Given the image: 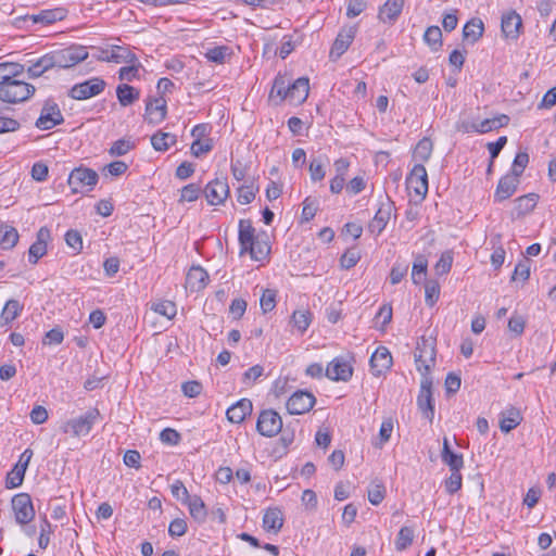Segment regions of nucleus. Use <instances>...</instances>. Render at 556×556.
Listing matches in <instances>:
<instances>
[{
	"mask_svg": "<svg viewBox=\"0 0 556 556\" xmlns=\"http://www.w3.org/2000/svg\"><path fill=\"white\" fill-rule=\"evenodd\" d=\"M101 419L98 408H89L84 415L72 418L61 427L63 433H72L74 437H85L90 433L93 426Z\"/></svg>",
	"mask_w": 556,
	"mask_h": 556,
	"instance_id": "nucleus-1",
	"label": "nucleus"
},
{
	"mask_svg": "<svg viewBox=\"0 0 556 556\" xmlns=\"http://www.w3.org/2000/svg\"><path fill=\"white\" fill-rule=\"evenodd\" d=\"M34 92L33 85L15 78L0 87V100L12 104L20 103L29 99Z\"/></svg>",
	"mask_w": 556,
	"mask_h": 556,
	"instance_id": "nucleus-2",
	"label": "nucleus"
},
{
	"mask_svg": "<svg viewBox=\"0 0 556 556\" xmlns=\"http://www.w3.org/2000/svg\"><path fill=\"white\" fill-rule=\"evenodd\" d=\"M432 377L427 375V372H424L420 380V391L417 396V405L424 417L427 418L430 422H432L434 418V399L432 395Z\"/></svg>",
	"mask_w": 556,
	"mask_h": 556,
	"instance_id": "nucleus-3",
	"label": "nucleus"
},
{
	"mask_svg": "<svg viewBox=\"0 0 556 556\" xmlns=\"http://www.w3.org/2000/svg\"><path fill=\"white\" fill-rule=\"evenodd\" d=\"M416 368L422 376L424 372L430 375V369L435 365V348L434 343L428 339L422 338L417 343L415 353Z\"/></svg>",
	"mask_w": 556,
	"mask_h": 556,
	"instance_id": "nucleus-4",
	"label": "nucleus"
},
{
	"mask_svg": "<svg viewBox=\"0 0 556 556\" xmlns=\"http://www.w3.org/2000/svg\"><path fill=\"white\" fill-rule=\"evenodd\" d=\"M257 432L266 438H273L282 430L281 416L274 409H264L256 421Z\"/></svg>",
	"mask_w": 556,
	"mask_h": 556,
	"instance_id": "nucleus-5",
	"label": "nucleus"
},
{
	"mask_svg": "<svg viewBox=\"0 0 556 556\" xmlns=\"http://www.w3.org/2000/svg\"><path fill=\"white\" fill-rule=\"evenodd\" d=\"M99 176L90 168L77 167L68 176V186L73 193L83 192L86 188L92 189L97 185Z\"/></svg>",
	"mask_w": 556,
	"mask_h": 556,
	"instance_id": "nucleus-6",
	"label": "nucleus"
},
{
	"mask_svg": "<svg viewBox=\"0 0 556 556\" xmlns=\"http://www.w3.org/2000/svg\"><path fill=\"white\" fill-rule=\"evenodd\" d=\"M106 83L100 77H92L83 83L75 84L68 91V96L75 100H87L103 92Z\"/></svg>",
	"mask_w": 556,
	"mask_h": 556,
	"instance_id": "nucleus-7",
	"label": "nucleus"
},
{
	"mask_svg": "<svg viewBox=\"0 0 556 556\" xmlns=\"http://www.w3.org/2000/svg\"><path fill=\"white\" fill-rule=\"evenodd\" d=\"M395 211L394 202L386 195L379 201L378 210L368 225L371 233L380 235L387 227L393 212Z\"/></svg>",
	"mask_w": 556,
	"mask_h": 556,
	"instance_id": "nucleus-8",
	"label": "nucleus"
},
{
	"mask_svg": "<svg viewBox=\"0 0 556 556\" xmlns=\"http://www.w3.org/2000/svg\"><path fill=\"white\" fill-rule=\"evenodd\" d=\"M58 68H70L88 58V52L83 46H72L53 51Z\"/></svg>",
	"mask_w": 556,
	"mask_h": 556,
	"instance_id": "nucleus-9",
	"label": "nucleus"
},
{
	"mask_svg": "<svg viewBox=\"0 0 556 556\" xmlns=\"http://www.w3.org/2000/svg\"><path fill=\"white\" fill-rule=\"evenodd\" d=\"M12 508L15 520L20 525H27L35 518V509L28 493H18L12 498Z\"/></svg>",
	"mask_w": 556,
	"mask_h": 556,
	"instance_id": "nucleus-10",
	"label": "nucleus"
},
{
	"mask_svg": "<svg viewBox=\"0 0 556 556\" xmlns=\"http://www.w3.org/2000/svg\"><path fill=\"white\" fill-rule=\"evenodd\" d=\"M316 403L313 393L304 390L295 391L287 401V410L291 415H302L309 412Z\"/></svg>",
	"mask_w": 556,
	"mask_h": 556,
	"instance_id": "nucleus-11",
	"label": "nucleus"
},
{
	"mask_svg": "<svg viewBox=\"0 0 556 556\" xmlns=\"http://www.w3.org/2000/svg\"><path fill=\"white\" fill-rule=\"evenodd\" d=\"M64 122L63 115L55 102H46L40 116L37 118L35 125L41 130H49L53 127L61 125Z\"/></svg>",
	"mask_w": 556,
	"mask_h": 556,
	"instance_id": "nucleus-12",
	"label": "nucleus"
},
{
	"mask_svg": "<svg viewBox=\"0 0 556 556\" xmlns=\"http://www.w3.org/2000/svg\"><path fill=\"white\" fill-rule=\"evenodd\" d=\"M407 189L413 190L420 199H425L428 192V175L424 164H415L406 177Z\"/></svg>",
	"mask_w": 556,
	"mask_h": 556,
	"instance_id": "nucleus-13",
	"label": "nucleus"
},
{
	"mask_svg": "<svg viewBox=\"0 0 556 556\" xmlns=\"http://www.w3.org/2000/svg\"><path fill=\"white\" fill-rule=\"evenodd\" d=\"M167 114V102L163 96L159 98L149 97L146 101L144 121L151 125L162 123Z\"/></svg>",
	"mask_w": 556,
	"mask_h": 556,
	"instance_id": "nucleus-14",
	"label": "nucleus"
},
{
	"mask_svg": "<svg viewBox=\"0 0 556 556\" xmlns=\"http://www.w3.org/2000/svg\"><path fill=\"white\" fill-rule=\"evenodd\" d=\"M229 186L227 178H215L210 181L204 189L207 202L211 205H219L229 197Z\"/></svg>",
	"mask_w": 556,
	"mask_h": 556,
	"instance_id": "nucleus-15",
	"label": "nucleus"
},
{
	"mask_svg": "<svg viewBox=\"0 0 556 556\" xmlns=\"http://www.w3.org/2000/svg\"><path fill=\"white\" fill-rule=\"evenodd\" d=\"M352 375L351 363L342 356L333 358L325 370V376L333 381H349Z\"/></svg>",
	"mask_w": 556,
	"mask_h": 556,
	"instance_id": "nucleus-16",
	"label": "nucleus"
},
{
	"mask_svg": "<svg viewBox=\"0 0 556 556\" xmlns=\"http://www.w3.org/2000/svg\"><path fill=\"white\" fill-rule=\"evenodd\" d=\"M357 33V25L344 26L339 34L331 47L330 56L336 59L340 58L353 42Z\"/></svg>",
	"mask_w": 556,
	"mask_h": 556,
	"instance_id": "nucleus-17",
	"label": "nucleus"
},
{
	"mask_svg": "<svg viewBox=\"0 0 556 556\" xmlns=\"http://www.w3.org/2000/svg\"><path fill=\"white\" fill-rule=\"evenodd\" d=\"M51 239L50 229L41 227L36 235V241L29 247L28 261L35 265L38 261L46 255L48 241Z\"/></svg>",
	"mask_w": 556,
	"mask_h": 556,
	"instance_id": "nucleus-18",
	"label": "nucleus"
},
{
	"mask_svg": "<svg viewBox=\"0 0 556 556\" xmlns=\"http://www.w3.org/2000/svg\"><path fill=\"white\" fill-rule=\"evenodd\" d=\"M369 364L372 375L378 377L392 366V355L386 346H379L372 353Z\"/></svg>",
	"mask_w": 556,
	"mask_h": 556,
	"instance_id": "nucleus-19",
	"label": "nucleus"
},
{
	"mask_svg": "<svg viewBox=\"0 0 556 556\" xmlns=\"http://www.w3.org/2000/svg\"><path fill=\"white\" fill-rule=\"evenodd\" d=\"M502 33L506 38L517 39L522 28V20L516 11H508L502 15Z\"/></svg>",
	"mask_w": 556,
	"mask_h": 556,
	"instance_id": "nucleus-20",
	"label": "nucleus"
},
{
	"mask_svg": "<svg viewBox=\"0 0 556 556\" xmlns=\"http://www.w3.org/2000/svg\"><path fill=\"white\" fill-rule=\"evenodd\" d=\"M67 10L64 8H54L41 10L38 14L26 15L25 21H31L33 24L40 23L45 26L51 25L66 17Z\"/></svg>",
	"mask_w": 556,
	"mask_h": 556,
	"instance_id": "nucleus-21",
	"label": "nucleus"
},
{
	"mask_svg": "<svg viewBox=\"0 0 556 556\" xmlns=\"http://www.w3.org/2000/svg\"><path fill=\"white\" fill-rule=\"evenodd\" d=\"M309 80L307 77H299L291 81L288 92V100L293 104H302L308 97Z\"/></svg>",
	"mask_w": 556,
	"mask_h": 556,
	"instance_id": "nucleus-22",
	"label": "nucleus"
},
{
	"mask_svg": "<svg viewBox=\"0 0 556 556\" xmlns=\"http://www.w3.org/2000/svg\"><path fill=\"white\" fill-rule=\"evenodd\" d=\"M519 185V178L516 175L507 174L503 176L496 187L494 199L497 202H502L510 198L517 190Z\"/></svg>",
	"mask_w": 556,
	"mask_h": 556,
	"instance_id": "nucleus-23",
	"label": "nucleus"
},
{
	"mask_svg": "<svg viewBox=\"0 0 556 556\" xmlns=\"http://www.w3.org/2000/svg\"><path fill=\"white\" fill-rule=\"evenodd\" d=\"M253 405L251 400L241 399L232 404L226 412L227 419L232 424H241L247 416L251 415Z\"/></svg>",
	"mask_w": 556,
	"mask_h": 556,
	"instance_id": "nucleus-24",
	"label": "nucleus"
},
{
	"mask_svg": "<svg viewBox=\"0 0 556 556\" xmlns=\"http://www.w3.org/2000/svg\"><path fill=\"white\" fill-rule=\"evenodd\" d=\"M291 78L287 74H278L273 83L271 90L269 92V99L276 100V104L282 103L286 98H288L289 87L291 84Z\"/></svg>",
	"mask_w": 556,
	"mask_h": 556,
	"instance_id": "nucleus-25",
	"label": "nucleus"
},
{
	"mask_svg": "<svg viewBox=\"0 0 556 556\" xmlns=\"http://www.w3.org/2000/svg\"><path fill=\"white\" fill-rule=\"evenodd\" d=\"M404 7V0H387V2L379 9L378 17L381 22L393 24Z\"/></svg>",
	"mask_w": 556,
	"mask_h": 556,
	"instance_id": "nucleus-26",
	"label": "nucleus"
},
{
	"mask_svg": "<svg viewBox=\"0 0 556 556\" xmlns=\"http://www.w3.org/2000/svg\"><path fill=\"white\" fill-rule=\"evenodd\" d=\"M208 281V274L201 266H192L186 276V285L191 291L204 289Z\"/></svg>",
	"mask_w": 556,
	"mask_h": 556,
	"instance_id": "nucleus-27",
	"label": "nucleus"
},
{
	"mask_svg": "<svg viewBox=\"0 0 556 556\" xmlns=\"http://www.w3.org/2000/svg\"><path fill=\"white\" fill-rule=\"evenodd\" d=\"M539 195L536 193H528L515 200L513 216L515 218L523 217L531 213L538 204Z\"/></svg>",
	"mask_w": 556,
	"mask_h": 556,
	"instance_id": "nucleus-28",
	"label": "nucleus"
},
{
	"mask_svg": "<svg viewBox=\"0 0 556 556\" xmlns=\"http://www.w3.org/2000/svg\"><path fill=\"white\" fill-rule=\"evenodd\" d=\"M283 526L282 511L278 507L267 508L263 517V528L267 532L278 533Z\"/></svg>",
	"mask_w": 556,
	"mask_h": 556,
	"instance_id": "nucleus-29",
	"label": "nucleus"
},
{
	"mask_svg": "<svg viewBox=\"0 0 556 556\" xmlns=\"http://www.w3.org/2000/svg\"><path fill=\"white\" fill-rule=\"evenodd\" d=\"M442 462L448 466L451 471H460L464 467L463 454L455 453L451 450L447 438L443 440V448L441 452Z\"/></svg>",
	"mask_w": 556,
	"mask_h": 556,
	"instance_id": "nucleus-30",
	"label": "nucleus"
},
{
	"mask_svg": "<svg viewBox=\"0 0 556 556\" xmlns=\"http://www.w3.org/2000/svg\"><path fill=\"white\" fill-rule=\"evenodd\" d=\"M255 229L250 219H240L238 240L240 244V255L247 253V247L251 245L256 238Z\"/></svg>",
	"mask_w": 556,
	"mask_h": 556,
	"instance_id": "nucleus-31",
	"label": "nucleus"
},
{
	"mask_svg": "<svg viewBox=\"0 0 556 556\" xmlns=\"http://www.w3.org/2000/svg\"><path fill=\"white\" fill-rule=\"evenodd\" d=\"M188 505L190 516L199 523H203L207 517V510L204 502L198 495L190 496L184 502Z\"/></svg>",
	"mask_w": 556,
	"mask_h": 556,
	"instance_id": "nucleus-32",
	"label": "nucleus"
},
{
	"mask_svg": "<svg viewBox=\"0 0 556 556\" xmlns=\"http://www.w3.org/2000/svg\"><path fill=\"white\" fill-rule=\"evenodd\" d=\"M484 25L480 18H471L463 28V37L471 43L477 42L483 35Z\"/></svg>",
	"mask_w": 556,
	"mask_h": 556,
	"instance_id": "nucleus-33",
	"label": "nucleus"
},
{
	"mask_svg": "<svg viewBox=\"0 0 556 556\" xmlns=\"http://www.w3.org/2000/svg\"><path fill=\"white\" fill-rule=\"evenodd\" d=\"M247 253L250 254L252 260L262 262L269 255L270 245L266 240H263L257 236L253 240L252 244L247 247Z\"/></svg>",
	"mask_w": 556,
	"mask_h": 556,
	"instance_id": "nucleus-34",
	"label": "nucleus"
},
{
	"mask_svg": "<svg viewBox=\"0 0 556 556\" xmlns=\"http://www.w3.org/2000/svg\"><path fill=\"white\" fill-rule=\"evenodd\" d=\"M116 96L122 106H128L139 99L140 92L130 85L121 84L116 88Z\"/></svg>",
	"mask_w": 556,
	"mask_h": 556,
	"instance_id": "nucleus-35",
	"label": "nucleus"
},
{
	"mask_svg": "<svg viewBox=\"0 0 556 556\" xmlns=\"http://www.w3.org/2000/svg\"><path fill=\"white\" fill-rule=\"evenodd\" d=\"M110 58L113 63H136L138 61L137 55L127 47L123 46H111Z\"/></svg>",
	"mask_w": 556,
	"mask_h": 556,
	"instance_id": "nucleus-36",
	"label": "nucleus"
},
{
	"mask_svg": "<svg viewBox=\"0 0 556 556\" xmlns=\"http://www.w3.org/2000/svg\"><path fill=\"white\" fill-rule=\"evenodd\" d=\"M177 141V137L170 132L156 131L151 137V144L156 151H167Z\"/></svg>",
	"mask_w": 556,
	"mask_h": 556,
	"instance_id": "nucleus-37",
	"label": "nucleus"
},
{
	"mask_svg": "<svg viewBox=\"0 0 556 556\" xmlns=\"http://www.w3.org/2000/svg\"><path fill=\"white\" fill-rule=\"evenodd\" d=\"M433 151V142L430 138L424 137L418 141L414 151L413 159L424 164L429 161Z\"/></svg>",
	"mask_w": 556,
	"mask_h": 556,
	"instance_id": "nucleus-38",
	"label": "nucleus"
},
{
	"mask_svg": "<svg viewBox=\"0 0 556 556\" xmlns=\"http://www.w3.org/2000/svg\"><path fill=\"white\" fill-rule=\"evenodd\" d=\"M232 54V50L228 46H215L213 48H208L205 52V58L213 63L224 64L226 60L230 58Z\"/></svg>",
	"mask_w": 556,
	"mask_h": 556,
	"instance_id": "nucleus-39",
	"label": "nucleus"
},
{
	"mask_svg": "<svg viewBox=\"0 0 556 556\" xmlns=\"http://www.w3.org/2000/svg\"><path fill=\"white\" fill-rule=\"evenodd\" d=\"M21 305L17 300H9L0 313V325H10L20 314Z\"/></svg>",
	"mask_w": 556,
	"mask_h": 556,
	"instance_id": "nucleus-40",
	"label": "nucleus"
},
{
	"mask_svg": "<svg viewBox=\"0 0 556 556\" xmlns=\"http://www.w3.org/2000/svg\"><path fill=\"white\" fill-rule=\"evenodd\" d=\"M521 419L522 418L519 410L513 407L508 409L504 417L501 419L500 428L503 432L508 433L519 426Z\"/></svg>",
	"mask_w": 556,
	"mask_h": 556,
	"instance_id": "nucleus-41",
	"label": "nucleus"
},
{
	"mask_svg": "<svg viewBox=\"0 0 556 556\" xmlns=\"http://www.w3.org/2000/svg\"><path fill=\"white\" fill-rule=\"evenodd\" d=\"M414 536L415 531L412 527H402L395 539V549L397 552H403L407 549L412 545Z\"/></svg>",
	"mask_w": 556,
	"mask_h": 556,
	"instance_id": "nucleus-42",
	"label": "nucleus"
},
{
	"mask_svg": "<svg viewBox=\"0 0 556 556\" xmlns=\"http://www.w3.org/2000/svg\"><path fill=\"white\" fill-rule=\"evenodd\" d=\"M428 268V260L425 255H417L413 263L412 267V280L415 285L420 283V281L426 277Z\"/></svg>",
	"mask_w": 556,
	"mask_h": 556,
	"instance_id": "nucleus-43",
	"label": "nucleus"
},
{
	"mask_svg": "<svg viewBox=\"0 0 556 556\" xmlns=\"http://www.w3.org/2000/svg\"><path fill=\"white\" fill-rule=\"evenodd\" d=\"M425 42L437 52L442 47V31L439 26H429L424 34Z\"/></svg>",
	"mask_w": 556,
	"mask_h": 556,
	"instance_id": "nucleus-44",
	"label": "nucleus"
},
{
	"mask_svg": "<svg viewBox=\"0 0 556 556\" xmlns=\"http://www.w3.org/2000/svg\"><path fill=\"white\" fill-rule=\"evenodd\" d=\"M3 233L0 238V247L2 250L13 249L18 241V232L13 226L4 225L2 226Z\"/></svg>",
	"mask_w": 556,
	"mask_h": 556,
	"instance_id": "nucleus-45",
	"label": "nucleus"
},
{
	"mask_svg": "<svg viewBox=\"0 0 556 556\" xmlns=\"http://www.w3.org/2000/svg\"><path fill=\"white\" fill-rule=\"evenodd\" d=\"M25 466L15 465L8 473L5 478L7 489H15L22 485L25 477Z\"/></svg>",
	"mask_w": 556,
	"mask_h": 556,
	"instance_id": "nucleus-46",
	"label": "nucleus"
},
{
	"mask_svg": "<svg viewBox=\"0 0 556 556\" xmlns=\"http://www.w3.org/2000/svg\"><path fill=\"white\" fill-rule=\"evenodd\" d=\"M291 323L301 333L305 332L311 325V313L308 311H294Z\"/></svg>",
	"mask_w": 556,
	"mask_h": 556,
	"instance_id": "nucleus-47",
	"label": "nucleus"
},
{
	"mask_svg": "<svg viewBox=\"0 0 556 556\" xmlns=\"http://www.w3.org/2000/svg\"><path fill=\"white\" fill-rule=\"evenodd\" d=\"M440 296V285L437 280H428L425 285V301L428 306H433Z\"/></svg>",
	"mask_w": 556,
	"mask_h": 556,
	"instance_id": "nucleus-48",
	"label": "nucleus"
},
{
	"mask_svg": "<svg viewBox=\"0 0 556 556\" xmlns=\"http://www.w3.org/2000/svg\"><path fill=\"white\" fill-rule=\"evenodd\" d=\"M361 260V252L357 248L348 249L340 258V266L343 269H351Z\"/></svg>",
	"mask_w": 556,
	"mask_h": 556,
	"instance_id": "nucleus-49",
	"label": "nucleus"
},
{
	"mask_svg": "<svg viewBox=\"0 0 556 556\" xmlns=\"http://www.w3.org/2000/svg\"><path fill=\"white\" fill-rule=\"evenodd\" d=\"M152 309L162 315V316H165L166 318L168 319H172L176 316L177 314V307H176V304L172 301H168V300H164V301H161V302H157V303H154L152 305Z\"/></svg>",
	"mask_w": 556,
	"mask_h": 556,
	"instance_id": "nucleus-50",
	"label": "nucleus"
},
{
	"mask_svg": "<svg viewBox=\"0 0 556 556\" xmlns=\"http://www.w3.org/2000/svg\"><path fill=\"white\" fill-rule=\"evenodd\" d=\"M463 486V477L460 471H451L448 478L444 480V488L446 493L453 495L458 492Z\"/></svg>",
	"mask_w": 556,
	"mask_h": 556,
	"instance_id": "nucleus-51",
	"label": "nucleus"
},
{
	"mask_svg": "<svg viewBox=\"0 0 556 556\" xmlns=\"http://www.w3.org/2000/svg\"><path fill=\"white\" fill-rule=\"evenodd\" d=\"M277 291L265 289L262 293L260 305L264 314L271 312L276 307Z\"/></svg>",
	"mask_w": 556,
	"mask_h": 556,
	"instance_id": "nucleus-52",
	"label": "nucleus"
},
{
	"mask_svg": "<svg viewBox=\"0 0 556 556\" xmlns=\"http://www.w3.org/2000/svg\"><path fill=\"white\" fill-rule=\"evenodd\" d=\"M135 148V143L126 140L118 139L111 146L109 153L111 156H122L128 153L130 150Z\"/></svg>",
	"mask_w": 556,
	"mask_h": 556,
	"instance_id": "nucleus-53",
	"label": "nucleus"
},
{
	"mask_svg": "<svg viewBox=\"0 0 556 556\" xmlns=\"http://www.w3.org/2000/svg\"><path fill=\"white\" fill-rule=\"evenodd\" d=\"M214 148L213 139L206 138L204 140H194L191 144V154L195 157H200L203 154L208 153Z\"/></svg>",
	"mask_w": 556,
	"mask_h": 556,
	"instance_id": "nucleus-54",
	"label": "nucleus"
},
{
	"mask_svg": "<svg viewBox=\"0 0 556 556\" xmlns=\"http://www.w3.org/2000/svg\"><path fill=\"white\" fill-rule=\"evenodd\" d=\"M453 264V254L451 251H445L441 254L437 262L434 269L438 275H445L450 273Z\"/></svg>",
	"mask_w": 556,
	"mask_h": 556,
	"instance_id": "nucleus-55",
	"label": "nucleus"
},
{
	"mask_svg": "<svg viewBox=\"0 0 556 556\" xmlns=\"http://www.w3.org/2000/svg\"><path fill=\"white\" fill-rule=\"evenodd\" d=\"M528 163L529 154L527 152H518L514 159L510 174L516 175L519 178L522 175Z\"/></svg>",
	"mask_w": 556,
	"mask_h": 556,
	"instance_id": "nucleus-56",
	"label": "nucleus"
},
{
	"mask_svg": "<svg viewBox=\"0 0 556 556\" xmlns=\"http://www.w3.org/2000/svg\"><path fill=\"white\" fill-rule=\"evenodd\" d=\"M317 210H318V202L311 198H306L303 201V208H302V215H301L302 223H307L311 219H313L317 213Z\"/></svg>",
	"mask_w": 556,
	"mask_h": 556,
	"instance_id": "nucleus-57",
	"label": "nucleus"
},
{
	"mask_svg": "<svg viewBox=\"0 0 556 556\" xmlns=\"http://www.w3.org/2000/svg\"><path fill=\"white\" fill-rule=\"evenodd\" d=\"M129 66H123L118 71V78L121 80L131 81L139 77V68L141 64L137 61L136 63H128Z\"/></svg>",
	"mask_w": 556,
	"mask_h": 556,
	"instance_id": "nucleus-58",
	"label": "nucleus"
},
{
	"mask_svg": "<svg viewBox=\"0 0 556 556\" xmlns=\"http://www.w3.org/2000/svg\"><path fill=\"white\" fill-rule=\"evenodd\" d=\"M53 532V527L47 519V517L42 518L40 525V535L38 540V544L41 548H47L50 543V534Z\"/></svg>",
	"mask_w": 556,
	"mask_h": 556,
	"instance_id": "nucleus-59",
	"label": "nucleus"
},
{
	"mask_svg": "<svg viewBox=\"0 0 556 556\" xmlns=\"http://www.w3.org/2000/svg\"><path fill=\"white\" fill-rule=\"evenodd\" d=\"M496 129V123H494L493 118H485L479 123H471L466 130L473 131L479 134H486Z\"/></svg>",
	"mask_w": 556,
	"mask_h": 556,
	"instance_id": "nucleus-60",
	"label": "nucleus"
},
{
	"mask_svg": "<svg viewBox=\"0 0 556 556\" xmlns=\"http://www.w3.org/2000/svg\"><path fill=\"white\" fill-rule=\"evenodd\" d=\"M258 191V188H254L251 186H241L238 188V197L237 200L240 204H249L255 199V194Z\"/></svg>",
	"mask_w": 556,
	"mask_h": 556,
	"instance_id": "nucleus-61",
	"label": "nucleus"
},
{
	"mask_svg": "<svg viewBox=\"0 0 556 556\" xmlns=\"http://www.w3.org/2000/svg\"><path fill=\"white\" fill-rule=\"evenodd\" d=\"M530 265L531 261L527 257L520 261L515 267L511 280H516L517 278H520L522 281L528 280L530 277Z\"/></svg>",
	"mask_w": 556,
	"mask_h": 556,
	"instance_id": "nucleus-62",
	"label": "nucleus"
},
{
	"mask_svg": "<svg viewBox=\"0 0 556 556\" xmlns=\"http://www.w3.org/2000/svg\"><path fill=\"white\" fill-rule=\"evenodd\" d=\"M386 496V488L381 483H376L370 486L368 490V501L377 506L379 505Z\"/></svg>",
	"mask_w": 556,
	"mask_h": 556,
	"instance_id": "nucleus-63",
	"label": "nucleus"
},
{
	"mask_svg": "<svg viewBox=\"0 0 556 556\" xmlns=\"http://www.w3.org/2000/svg\"><path fill=\"white\" fill-rule=\"evenodd\" d=\"M367 9L366 0H349L346 7V16L350 18L358 16Z\"/></svg>",
	"mask_w": 556,
	"mask_h": 556,
	"instance_id": "nucleus-64",
	"label": "nucleus"
}]
</instances>
